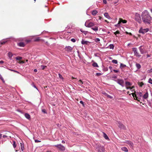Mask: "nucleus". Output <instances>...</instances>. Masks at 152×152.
Returning a JSON list of instances; mask_svg holds the SVG:
<instances>
[{
	"label": "nucleus",
	"instance_id": "1",
	"mask_svg": "<svg viewBox=\"0 0 152 152\" xmlns=\"http://www.w3.org/2000/svg\"><path fill=\"white\" fill-rule=\"evenodd\" d=\"M143 21L146 24H149L151 22V17L150 15L149 12L147 10L143 12L141 15Z\"/></svg>",
	"mask_w": 152,
	"mask_h": 152
},
{
	"label": "nucleus",
	"instance_id": "2",
	"mask_svg": "<svg viewBox=\"0 0 152 152\" xmlns=\"http://www.w3.org/2000/svg\"><path fill=\"white\" fill-rule=\"evenodd\" d=\"M140 51L141 54H143L147 53V50H145V47L143 45H141L139 47Z\"/></svg>",
	"mask_w": 152,
	"mask_h": 152
},
{
	"label": "nucleus",
	"instance_id": "3",
	"mask_svg": "<svg viewBox=\"0 0 152 152\" xmlns=\"http://www.w3.org/2000/svg\"><path fill=\"white\" fill-rule=\"evenodd\" d=\"M96 148L98 150V152H104V148L102 146H101L99 144L97 145Z\"/></svg>",
	"mask_w": 152,
	"mask_h": 152
},
{
	"label": "nucleus",
	"instance_id": "4",
	"mask_svg": "<svg viewBox=\"0 0 152 152\" xmlns=\"http://www.w3.org/2000/svg\"><path fill=\"white\" fill-rule=\"evenodd\" d=\"M113 80L122 87L124 86V81L123 79H118L117 80Z\"/></svg>",
	"mask_w": 152,
	"mask_h": 152
},
{
	"label": "nucleus",
	"instance_id": "5",
	"mask_svg": "<svg viewBox=\"0 0 152 152\" xmlns=\"http://www.w3.org/2000/svg\"><path fill=\"white\" fill-rule=\"evenodd\" d=\"M135 20L139 23H141V20L140 15L139 14L137 13H135Z\"/></svg>",
	"mask_w": 152,
	"mask_h": 152
},
{
	"label": "nucleus",
	"instance_id": "6",
	"mask_svg": "<svg viewBox=\"0 0 152 152\" xmlns=\"http://www.w3.org/2000/svg\"><path fill=\"white\" fill-rule=\"evenodd\" d=\"M54 146L59 148L60 150L62 151H65V147L61 144L55 145Z\"/></svg>",
	"mask_w": 152,
	"mask_h": 152
},
{
	"label": "nucleus",
	"instance_id": "7",
	"mask_svg": "<svg viewBox=\"0 0 152 152\" xmlns=\"http://www.w3.org/2000/svg\"><path fill=\"white\" fill-rule=\"evenodd\" d=\"M149 30V28H141L139 30V32L142 34H144L145 33L147 32Z\"/></svg>",
	"mask_w": 152,
	"mask_h": 152
},
{
	"label": "nucleus",
	"instance_id": "8",
	"mask_svg": "<svg viewBox=\"0 0 152 152\" xmlns=\"http://www.w3.org/2000/svg\"><path fill=\"white\" fill-rule=\"evenodd\" d=\"M86 26L88 27H91L94 26V24L92 22H90L88 23L86 22L85 24Z\"/></svg>",
	"mask_w": 152,
	"mask_h": 152
},
{
	"label": "nucleus",
	"instance_id": "9",
	"mask_svg": "<svg viewBox=\"0 0 152 152\" xmlns=\"http://www.w3.org/2000/svg\"><path fill=\"white\" fill-rule=\"evenodd\" d=\"M125 142L128 145L131 147H133L134 146V144L132 141L129 140H126Z\"/></svg>",
	"mask_w": 152,
	"mask_h": 152
},
{
	"label": "nucleus",
	"instance_id": "10",
	"mask_svg": "<svg viewBox=\"0 0 152 152\" xmlns=\"http://www.w3.org/2000/svg\"><path fill=\"white\" fill-rule=\"evenodd\" d=\"M65 49L68 52H71L72 49V48L70 46H68L66 47Z\"/></svg>",
	"mask_w": 152,
	"mask_h": 152
},
{
	"label": "nucleus",
	"instance_id": "11",
	"mask_svg": "<svg viewBox=\"0 0 152 152\" xmlns=\"http://www.w3.org/2000/svg\"><path fill=\"white\" fill-rule=\"evenodd\" d=\"M98 11L96 10H93L91 12V14L93 15H96L98 13Z\"/></svg>",
	"mask_w": 152,
	"mask_h": 152
},
{
	"label": "nucleus",
	"instance_id": "12",
	"mask_svg": "<svg viewBox=\"0 0 152 152\" xmlns=\"http://www.w3.org/2000/svg\"><path fill=\"white\" fill-rule=\"evenodd\" d=\"M7 42V41L5 39H4L2 40L1 41H0V46H1V45L4 44Z\"/></svg>",
	"mask_w": 152,
	"mask_h": 152
},
{
	"label": "nucleus",
	"instance_id": "13",
	"mask_svg": "<svg viewBox=\"0 0 152 152\" xmlns=\"http://www.w3.org/2000/svg\"><path fill=\"white\" fill-rule=\"evenodd\" d=\"M119 21L120 23H126L127 22V20H123L121 18H120Z\"/></svg>",
	"mask_w": 152,
	"mask_h": 152
},
{
	"label": "nucleus",
	"instance_id": "14",
	"mask_svg": "<svg viewBox=\"0 0 152 152\" xmlns=\"http://www.w3.org/2000/svg\"><path fill=\"white\" fill-rule=\"evenodd\" d=\"M148 96V93L147 92L143 96V98L145 99H147Z\"/></svg>",
	"mask_w": 152,
	"mask_h": 152
},
{
	"label": "nucleus",
	"instance_id": "15",
	"mask_svg": "<svg viewBox=\"0 0 152 152\" xmlns=\"http://www.w3.org/2000/svg\"><path fill=\"white\" fill-rule=\"evenodd\" d=\"M89 42L88 41H85L82 40L81 41V43L83 45H88Z\"/></svg>",
	"mask_w": 152,
	"mask_h": 152
},
{
	"label": "nucleus",
	"instance_id": "16",
	"mask_svg": "<svg viewBox=\"0 0 152 152\" xmlns=\"http://www.w3.org/2000/svg\"><path fill=\"white\" fill-rule=\"evenodd\" d=\"M18 45L20 47H23L25 46V44L23 42H20L18 44Z\"/></svg>",
	"mask_w": 152,
	"mask_h": 152
},
{
	"label": "nucleus",
	"instance_id": "17",
	"mask_svg": "<svg viewBox=\"0 0 152 152\" xmlns=\"http://www.w3.org/2000/svg\"><path fill=\"white\" fill-rule=\"evenodd\" d=\"M134 53L135 56L138 57H140L141 56V55L137 51Z\"/></svg>",
	"mask_w": 152,
	"mask_h": 152
},
{
	"label": "nucleus",
	"instance_id": "18",
	"mask_svg": "<svg viewBox=\"0 0 152 152\" xmlns=\"http://www.w3.org/2000/svg\"><path fill=\"white\" fill-rule=\"evenodd\" d=\"M121 149L123 151L125 152H127L128 150L127 148L125 147H123L121 148Z\"/></svg>",
	"mask_w": 152,
	"mask_h": 152
},
{
	"label": "nucleus",
	"instance_id": "19",
	"mask_svg": "<svg viewBox=\"0 0 152 152\" xmlns=\"http://www.w3.org/2000/svg\"><path fill=\"white\" fill-rule=\"evenodd\" d=\"M118 124V126L119 127L122 129L124 128V125L123 124H122L120 122H119Z\"/></svg>",
	"mask_w": 152,
	"mask_h": 152
},
{
	"label": "nucleus",
	"instance_id": "20",
	"mask_svg": "<svg viewBox=\"0 0 152 152\" xmlns=\"http://www.w3.org/2000/svg\"><path fill=\"white\" fill-rule=\"evenodd\" d=\"M20 147H21V150L22 151H23L24 149L23 143H20Z\"/></svg>",
	"mask_w": 152,
	"mask_h": 152
},
{
	"label": "nucleus",
	"instance_id": "21",
	"mask_svg": "<svg viewBox=\"0 0 152 152\" xmlns=\"http://www.w3.org/2000/svg\"><path fill=\"white\" fill-rule=\"evenodd\" d=\"M104 16L106 18H107V19H110V16H109L108 13L107 12H106V13H105L104 14Z\"/></svg>",
	"mask_w": 152,
	"mask_h": 152
},
{
	"label": "nucleus",
	"instance_id": "22",
	"mask_svg": "<svg viewBox=\"0 0 152 152\" xmlns=\"http://www.w3.org/2000/svg\"><path fill=\"white\" fill-rule=\"evenodd\" d=\"M91 29L95 31H97L98 30V27L96 26L92 27Z\"/></svg>",
	"mask_w": 152,
	"mask_h": 152
},
{
	"label": "nucleus",
	"instance_id": "23",
	"mask_svg": "<svg viewBox=\"0 0 152 152\" xmlns=\"http://www.w3.org/2000/svg\"><path fill=\"white\" fill-rule=\"evenodd\" d=\"M136 66L138 69H140L141 67L140 65L138 63H136Z\"/></svg>",
	"mask_w": 152,
	"mask_h": 152
},
{
	"label": "nucleus",
	"instance_id": "24",
	"mask_svg": "<svg viewBox=\"0 0 152 152\" xmlns=\"http://www.w3.org/2000/svg\"><path fill=\"white\" fill-rule=\"evenodd\" d=\"M25 117L28 119H29L30 118V115L28 113H25Z\"/></svg>",
	"mask_w": 152,
	"mask_h": 152
},
{
	"label": "nucleus",
	"instance_id": "25",
	"mask_svg": "<svg viewBox=\"0 0 152 152\" xmlns=\"http://www.w3.org/2000/svg\"><path fill=\"white\" fill-rule=\"evenodd\" d=\"M83 83V82L82 80H80L78 81V84L79 85H80L81 86H82V85Z\"/></svg>",
	"mask_w": 152,
	"mask_h": 152
},
{
	"label": "nucleus",
	"instance_id": "26",
	"mask_svg": "<svg viewBox=\"0 0 152 152\" xmlns=\"http://www.w3.org/2000/svg\"><path fill=\"white\" fill-rule=\"evenodd\" d=\"M8 56L9 57L10 59H11V58L13 56L11 52H9L8 53Z\"/></svg>",
	"mask_w": 152,
	"mask_h": 152
},
{
	"label": "nucleus",
	"instance_id": "27",
	"mask_svg": "<svg viewBox=\"0 0 152 152\" xmlns=\"http://www.w3.org/2000/svg\"><path fill=\"white\" fill-rule=\"evenodd\" d=\"M92 66L94 67H98L99 66L97 64V63L96 62H94L92 64Z\"/></svg>",
	"mask_w": 152,
	"mask_h": 152
},
{
	"label": "nucleus",
	"instance_id": "28",
	"mask_svg": "<svg viewBox=\"0 0 152 152\" xmlns=\"http://www.w3.org/2000/svg\"><path fill=\"white\" fill-rule=\"evenodd\" d=\"M126 65L121 63L120 67L121 68H122L126 67Z\"/></svg>",
	"mask_w": 152,
	"mask_h": 152
},
{
	"label": "nucleus",
	"instance_id": "29",
	"mask_svg": "<svg viewBox=\"0 0 152 152\" xmlns=\"http://www.w3.org/2000/svg\"><path fill=\"white\" fill-rule=\"evenodd\" d=\"M109 47L110 49H113L114 46L113 44H111L109 45Z\"/></svg>",
	"mask_w": 152,
	"mask_h": 152
},
{
	"label": "nucleus",
	"instance_id": "30",
	"mask_svg": "<svg viewBox=\"0 0 152 152\" xmlns=\"http://www.w3.org/2000/svg\"><path fill=\"white\" fill-rule=\"evenodd\" d=\"M104 133V138L106 140H107L108 139H109V138H108V136L107 135L104 133Z\"/></svg>",
	"mask_w": 152,
	"mask_h": 152
},
{
	"label": "nucleus",
	"instance_id": "31",
	"mask_svg": "<svg viewBox=\"0 0 152 152\" xmlns=\"http://www.w3.org/2000/svg\"><path fill=\"white\" fill-rule=\"evenodd\" d=\"M104 94V95H105V96H107V97H108L109 98L112 99L113 98V97L107 94L106 93H105Z\"/></svg>",
	"mask_w": 152,
	"mask_h": 152
},
{
	"label": "nucleus",
	"instance_id": "32",
	"mask_svg": "<svg viewBox=\"0 0 152 152\" xmlns=\"http://www.w3.org/2000/svg\"><path fill=\"white\" fill-rule=\"evenodd\" d=\"M22 59V57L20 56H17L15 58V59L17 60H20Z\"/></svg>",
	"mask_w": 152,
	"mask_h": 152
},
{
	"label": "nucleus",
	"instance_id": "33",
	"mask_svg": "<svg viewBox=\"0 0 152 152\" xmlns=\"http://www.w3.org/2000/svg\"><path fill=\"white\" fill-rule=\"evenodd\" d=\"M132 49L133 51L134 52V53L137 51V48H132Z\"/></svg>",
	"mask_w": 152,
	"mask_h": 152
},
{
	"label": "nucleus",
	"instance_id": "34",
	"mask_svg": "<svg viewBox=\"0 0 152 152\" xmlns=\"http://www.w3.org/2000/svg\"><path fill=\"white\" fill-rule=\"evenodd\" d=\"M112 62L113 63L115 64H117L118 63V61L116 60H115V59L113 60L112 61Z\"/></svg>",
	"mask_w": 152,
	"mask_h": 152
},
{
	"label": "nucleus",
	"instance_id": "35",
	"mask_svg": "<svg viewBox=\"0 0 152 152\" xmlns=\"http://www.w3.org/2000/svg\"><path fill=\"white\" fill-rule=\"evenodd\" d=\"M125 84L126 86H130L131 85V83L129 82H126Z\"/></svg>",
	"mask_w": 152,
	"mask_h": 152
},
{
	"label": "nucleus",
	"instance_id": "36",
	"mask_svg": "<svg viewBox=\"0 0 152 152\" xmlns=\"http://www.w3.org/2000/svg\"><path fill=\"white\" fill-rule=\"evenodd\" d=\"M58 75L59 76V78L62 80H63L64 78L60 74H58Z\"/></svg>",
	"mask_w": 152,
	"mask_h": 152
},
{
	"label": "nucleus",
	"instance_id": "37",
	"mask_svg": "<svg viewBox=\"0 0 152 152\" xmlns=\"http://www.w3.org/2000/svg\"><path fill=\"white\" fill-rule=\"evenodd\" d=\"M40 40L39 37H37L34 39V41L35 42H37Z\"/></svg>",
	"mask_w": 152,
	"mask_h": 152
},
{
	"label": "nucleus",
	"instance_id": "38",
	"mask_svg": "<svg viewBox=\"0 0 152 152\" xmlns=\"http://www.w3.org/2000/svg\"><path fill=\"white\" fill-rule=\"evenodd\" d=\"M13 147L14 148H15L16 147L15 142V141H13Z\"/></svg>",
	"mask_w": 152,
	"mask_h": 152
},
{
	"label": "nucleus",
	"instance_id": "39",
	"mask_svg": "<svg viewBox=\"0 0 152 152\" xmlns=\"http://www.w3.org/2000/svg\"><path fill=\"white\" fill-rule=\"evenodd\" d=\"M95 41L96 42H99L100 41V39H99V38H96L95 39Z\"/></svg>",
	"mask_w": 152,
	"mask_h": 152
},
{
	"label": "nucleus",
	"instance_id": "40",
	"mask_svg": "<svg viewBox=\"0 0 152 152\" xmlns=\"http://www.w3.org/2000/svg\"><path fill=\"white\" fill-rule=\"evenodd\" d=\"M148 82L152 84V80L151 78L149 79Z\"/></svg>",
	"mask_w": 152,
	"mask_h": 152
},
{
	"label": "nucleus",
	"instance_id": "41",
	"mask_svg": "<svg viewBox=\"0 0 152 152\" xmlns=\"http://www.w3.org/2000/svg\"><path fill=\"white\" fill-rule=\"evenodd\" d=\"M46 67V66H45L41 65V68L42 69H44Z\"/></svg>",
	"mask_w": 152,
	"mask_h": 152
},
{
	"label": "nucleus",
	"instance_id": "42",
	"mask_svg": "<svg viewBox=\"0 0 152 152\" xmlns=\"http://www.w3.org/2000/svg\"><path fill=\"white\" fill-rule=\"evenodd\" d=\"M42 112L44 113H47V112L45 109H43L42 110Z\"/></svg>",
	"mask_w": 152,
	"mask_h": 152
},
{
	"label": "nucleus",
	"instance_id": "43",
	"mask_svg": "<svg viewBox=\"0 0 152 152\" xmlns=\"http://www.w3.org/2000/svg\"><path fill=\"white\" fill-rule=\"evenodd\" d=\"M82 32L86 35L87 34L88 31H82Z\"/></svg>",
	"mask_w": 152,
	"mask_h": 152
},
{
	"label": "nucleus",
	"instance_id": "44",
	"mask_svg": "<svg viewBox=\"0 0 152 152\" xmlns=\"http://www.w3.org/2000/svg\"><path fill=\"white\" fill-rule=\"evenodd\" d=\"M138 96H140V97L142 96V94L141 92H139L138 93Z\"/></svg>",
	"mask_w": 152,
	"mask_h": 152
},
{
	"label": "nucleus",
	"instance_id": "45",
	"mask_svg": "<svg viewBox=\"0 0 152 152\" xmlns=\"http://www.w3.org/2000/svg\"><path fill=\"white\" fill-rule=\"evenodd\" d=\"M134 88V87H127L126 88L127 89H130V90H132V88Z\"/></svg>",
	"mask_w": 152,
	"mask_h": 152
},
{
	"label": "nucleus",
	"instance_id": "46",
	"mask_svg": "<svg viewBox=\"0 0 152 152\" xmlns=\"http://www.w3.org/2000/svg\"><path fill=\"white\" fill-rule=\"evenodd\" d=\"M71 41L73 42H75L76 41V40L75 39L73 38L71 39Z\"/></svg>",
	"mask_w": 152,
	"mask_h": 152
},
{
	"label": "nucleus",
	"instance_id": "47",
	"mask_svg": "<svg viewBox=\"0 0 152 152\" xmlns=\"http://www.w3.org/2000/svg\"><path fill=\"white\" fill-rule=\"evenodd\" d=\"M18 63H19L20 64H22L24 63V62L23 61H19L18 62Z\"/></svg>",
	"mask_w": 152,
	"mask_h": 152
},
{
	"label": "nucleus",
	"instance_id": "48",
	"mask_svg": "<svg viewBox=\"0 0 152 152\" xmlns=\"http://www.w3.org/2000/svg\"><path fill=\"white\" fill-rule=\"evenodd\" d=\"M102 75V74L100 73H96V75L97 76H99Z\"/></svg>",
	"mask_w": 152,
	"mask_h": 152
},
{
	"label": "nucleus",
	"instance_id": "49",
	"mask_svg": "<svg viewBox=\"0 0 152 152\" xmlns=\"http://www.w3.org/2000/svg\"><path fill=\"white\" fill-rule=\"evenodd\" d=\"M35 142L36 143L39 142H41L40 141L38 140H34Z\"/></svg>",
	"mask_w": 152,
	"mask_h": 152
},
{
	"label": "nucleus",
	"instance_id": "50",
	"mask_svg": "<svg viewBox=\"0 0 152 152\" xmlns=\"http://www.w3.org/2000/svg\"><path fill=\"white\" fill-rule=\"evenodd\" d=\"M112 78L114 79H116L117 78V76L116 75H114L112 76Z\"/></svg>",
	"mask_w": 152,
	"mask_h": 152
},
{
	"label": "nucleus",
	"instance_id": "51",
	"mask_svg": "<svg viewBox=\"0 0 152 152\" xmlns=\"http://www.w3.org/2000/svg\"><path fill=\"white\" fill-rule=\"evenodd\" d=\"M113 71H114V72H115V73H117L118 72H119V71L118 70H115V69H114L113 70Z\"/></svg>",
	"mask_w": 152,
	"mask_h": 152
},
{
	"label": "nucleus",
	"instance_id": "52",
	"mask_svg": "<svg viewBox=\"0 0 152 152\" xmlns=\"http://www.w3.org/2000/svg\"><path fill=\"white\" fill-rule=\"evenodd\" d=\"M103 3L105 4H106L107 3V1L106 0H103Z\"/></svg>",
	"mask_w": 152,
	"mask_h": 152
},
{
	"label": "nucleus",
	"instance_id": "53",
	"mask_svg": "<svg viewBox=\"0 0 152 152\" xmlns=\"http://www.w3.org/2000/svg\"><path fill=\"white\" fill-rule=\"evenodd\" d=\"M120 23H120V21H119V22H118V23L116 25H115V26H118V25H119V24H120Z\"/></svg>",
	"mask_w": 152,
	"mask_h": 152
},
{
	"label": "nucleus",
	"instance_id": "54",
	"mask_svg": "<svg viewBox=\"0 0 152 152\" xmlns=\"http://www.w3.org/2000/svg\"><path fill=\"white\" fill-rule=\"evenodd\" d=\"M80 103L82 104L83 105V102L82 101H80Z\"/></svg>",
	"mask_w": 152,
	"mask_h": 152
},
{
	"label": "nucleus",
	"instance_id": "55",
	"mask_svg": "<svg viewBox=\"0 0 152 152\" xmlns=\"http://www.w3.org/2000/svg\"><path fill=\"white\" fill-rule=\"evenodd\" d=\"M147 58L150 57H151V55L149 54L147 55Z\"/></svg>",
	"mask_w": 152,
	"mask_h": 152
},
{
	"label": "nucleus",
	"instance_id": "56",
	"mask_svg": "<svg viewBox=\"0 0 152 152\" xmlns=\"http://www.w3.org/2000/svg\"><path fill=\"white\" fill-rule=\"evenodd\" d=\"M4 62V61H0V64H3Z\"/></svg>",
	"mask_w": 152,
	"mask_h": 152
},
{
	"label": "nucleus",
	"instance_id": "57",
	"mask_svg": "<svg viewBox=\"0 0 152 152\" xmlns=\"http://www.w3.org/2000/svg\"><path fill=\"white\" fill-rule=\"evenodd\" d=\"M34 71L35 72H37V70L36 69H34Z\"/></svg>",
	"mask_w": 152,
	"mask_h": 152
},
{
	"label": "nucleus",
	"instance_id": "58",
	"mask_svg": "<svg viewBox=\"0 0 152 152\" xmlns=\"http://www.w3.org/2000/svg\"><path fill=\"white\" fill-rule=\"evenodd\" d=\"M8 69L9 70H10V71H13L14 72H15V70H12V69Z\"/></svg>",
	"mask_w": 152,
	"mask_h": 152
},
{
	"label": "nucleus",
	"instance_id": "59",
	"mask_svg": "<svg viewBox=\"0 0 152 152\" xmlns=\"http://www.w3.org/2000/svg\"><path fill=\"white\" fill-rule=\"evenodd\" d=\"M3 138H5V137H7V136H6V135H3Z\"/></svg>",
	"mask_w": 152,
	"mask_h": 152
},
{
	"label": "nucleus",
	"instance_id": "60",
	"mask_svg": "<svg viewBox=\"0 0 152 152\" xmlns=\"http://www.w3.org/2000/svg\"><path fill=\"white\" fill-rule=\"evenodd\" d=\"M62 143H65V142L63 140L62 141V142H61Z\"/></svg>",
	"mask_w": 152,
	"mask_h": 152
},
{
	"label": "nucleus",
	"instance_id": "61",
	"mask_svg": "<svg viewBox=\"0 0 152 152\" xmlns=\"http://www.w3.org/2000/svg\"><path fill=\"white\" fill-rule=\"evenodd\" d=\"M109 69H111L112 68V66H110L109 67Z\"/></svg>",
	"mask_w": 152,
	"mask_h": 152
},
{
	"label": "nucleus",
	"instance_id": "62",
	"mask_svg": "<svg viewBox=\"0 0 152 152\" xmlns=\"http://www.w3.org/2000/svg\"><path fill=\"white\" fill-rule=\"evenodd\" d=\"M99 20H101V19H102V17H101V16H99Z\"/></svg>",
	"mask_w": 152,
	"mask_h": 152
},
{
	"label": "nucleus",
	"instance_id": "63",
	"mask_svg": "<svg viewBox=\"0 0 152 152\" xmlns=\"http://www.w3.org/2000/svg\"><path fill=\"white\" fill-rule=\"evenodd\" d=\"M1 137H2V134H0V139L1 138Z\"/></svg>",
	"mask_w": 152,
	"mask_h": 152
},
{
	"label": "nucleus",
	"instance_id": "64",
	"mask_svg": "<svg viewBox=\"0 0 152 152\" xmlns=\"http://www.w3.org/2000/svg\"><path fill=\"white\" fill-rule=\"evenodd\" d=\"M150 10L151 12L152 13V9H150Z\"/></svg>",
	"mask_w": 152,
	"mask_h": 152
}]
</instances>
